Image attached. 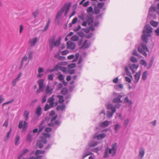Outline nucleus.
Masks as SVG:
<instances>
[{
    "label": "nucleus",
    "mask_w": 159,
    "mask_h": 159,
    "mask_svg": "<svg viewBox=\"0 0 159 159\" xmlns=\"http://www.w3.org/2000/svg\"><path fill=\"white\" fill-rule=\"evenodd\" d=\"M148 43H146L145 42H142L141 43V46L142 47L144 51L148 52L149 51V50L147 46V44Z\"/></svg>",
    "instance_id": "obj_13"
},
{
    "label": "nucleus",
    "mask_w": 159,
    "mask_h": 159,
    "mask_svg": "<svg viewBox=\"0 0 159 159\" xmlns=\"http://www.w3.org/2000/svg\"><path fill=\"white\" fill-rule=\"evenodd\" d=\"M130 61L133 63H135L138 62V60L135 57L132 56L130 58Z\"/></svg>",
    "instance_id": "obj_37"
},
{
    "label": "nucleus",
    "mask_w": 159,
    "mask_h": 159,
    "mask_svg": "<svg viewBox=\"0 0 159 159\" xmlns=\"http://www.w3.org/2000/svg\"><path fill=\"white\" fill-rule=\"evenodd\" d=\"M154 56H153L150 58L148 66L147 68V69L148 70L150 69L152 66L154 61Z\"/></svg>",
    "instance_id": "obj_15"
},
{
    "label": "nucleus",
    "mask_w": 159,
    "mask_h": 159,
    "mask_svg": "<svg viewBox=\"0 0 159 159\" xmlns=\"http://www.w3.org/2000/svg\"><path fill=\"white\" fill-rule=\"evenodd\" d=\"M66 106L65 104H62V105H59L56 107V109L57 111L61 110V111H63L66 108Z\"/></svg>",
    "instance_id": "obj_21"
},
{
    "label": "nucleus",
    "mask_w": 159,
    "mask_h": 159,
    "mask_svg": "<svg viewBox=\"0 0 159 159\" xmlns=\"http://www.w3.org/2000/svg\"><path fill=\"white\" fill-rule=\"evenodd\" d=\"M37 145L38 146L39 148L41 149L43 147V145L41 143V141L40 140H38L37 142Z\"/></svg>",
    "instance_id": "obj_40"
},
{
    "label": "nucleus",
    "mask_w": 159,
    "mask_h": 159,
    "mask_svg": "<svg viewBox=\"0 0 159 159\" xmlns=\"http://www.w3.org/2000/svg\"><path fill=\"white\" fill-rule=\"evenodd\" d=\"M139 156L140 157V159H142L144 156L145 154V151L143 148H141L139 149Z\"/></svg>",
    "instance_id": "obj_14"
},
{
    "label": "nucleus",
    "mask_w": 159,
    "mask_h": 159,
    "mask_svg": "<svg viewBox=\"0 0 159 159\" xmlns=\"http://www.w3.org/2000/svg\"><path fill=\"white\" fill-rule=\"evenodd\" d=\"M154 11L158 13H159V11H149L148 14V17H154L156 15L153 13L152 11Z\"/></svg>",
    "instance_id": "obj_18"
},
{
    "label": "nucleus",
    "mask_w": 159,
    "mask_h": 159,
    "mask_svg": "<svg viewBox=\"0 0 159 159\" xmlns=\"http://www.w3.org/2000/svg\"><path fill=\"white\" fill-rule=\"evenodd\" d=\"M109 124V121L108 120H105L103 122H101L100 125L102 127H105L108 126Z\"/></svg>",
    "instance_id": "obj_20"
},
{
    "label": "nucleus",
    "mask_w": 159,
    "mask_h": 159,
    "mask_svg": "<svg viewBox=\"0 0 159 159\" xmlns=\"http://www.w3.org/2000/svg\"><path fill=\"white\" fill-rule=\"evenodd\" d=\"M140 63L141 65L144 66L146 67L147 65V63L145 60L142 59L140 60Z\"/></svg>",
    "instance_id": "obj_38"
},
{
    "label": "nucleus",
    "mask_w": 159,
    "mask_h": 159,
    "mask_svg": "<svg viewBox=\"0 0 159 159\" xmlns=\"http://www.w3.org/2000/svg\"><path fill=\"white\" fill-rule=\"evenodd\" d=\"M77 34H78L80 37H81L82 39L84 36H85V34L82 31L78 32Z\"/></svg>",
    "instance_id": "obj_43"
},
{
    "label": "nucleus",
    "mask_w": 159,
    "mask_h": 159,
    "mask_svg": "<svg viewBox=\"0 0 159 159\" xmlns=\"http://www.w3.org/2000/svg\"><path fill=\"white\" fill-rule=\"evenodd\" d=\"M148 75V71H145L143 73L142 78L143 80H146Z\"/></svg>",
    "instance_id": "obj_31"
},
{
    "label": "nucleus",
    "mask_w": 159,
    "mask_h": 159,
    "mask_svg": "<svg viewBox=\"0 0 159 159\" xmlns=\"http://www.w3.org/2000/svg\"><path fill=\"white\" fill-rule=\"evenodd\" d=\"M117 88H119L121 89H123V86L122 84H119L118 85H117L116 87H115V89L116 90L117 89Z\"/></svg>",
    "instance_id": "obj_61"
},
{
    "label": "nucleus",
    "mask_w": 159,
    "mask_h": 159,
    "mask_svg": "<svg viewBox=\"0 0 159 159\" xmlns=\"http://www.w3.org/2000/svg\"><path fill=\"white\" fill-rule=\"evenodd\" d=\"M20 136L19 135H17L15 138V144L16 145H19L20 143L19 142L20 140Z\"/></svg>",
    "instance_id": "obj_30"
},
{
    "label": "nucleus",
    "mask_w": 159,
    "mask_h": 159,
    "mask_svg": "<svg viewBox=\"0 0 159 159\" xmlns=\"http://www.w3.org/2000/svg\"><path fill=\"white\" fill-rule=\"evenodd\" d=\"M106 108L107 109L109 110H111V111H113L114 109L116 111V108L115 106H113V105L111 103L108 104L106 106Z\"/></svg>",
    "instance_id": "obj_23"
},
{
    "label": "nucleus",
    "mask_w": 159,
    "mask_h": 159,
    "mask_svg": "<svg viewBox=\"0 0 159 159\" xmlns=\"http://www.w3.org/2000/svg\"><path fill=\"white\" fill-rule=\"evenodd\" d=\"M29 151V150L27 149L24 148L20 154L21 156H23L25 153H27Z\"/></svg>",
    "instance_id": "obj_53"
},
{
    "label": "nucleus",
    "mask_w": 159,
    "mask_h": 159,
    "mask_svg": "<svg viewBox=\"0 0 159 159\" xmlns=\"http://www.w3.org/2000/svg\"><path fill=\"white\" fill-rule=\"evenodd\" d=\"M154 32L156 34L157 36H159V27H158L155 30Z\"/></svg>",
    "instance_id": "obj_64"
},
{
    "label": "nucleus",
    "mask_w": 159,
    "mask_h": 159,
    "mask_svg": "<svg viewBox=\"0 0 159 159\" xmlns=\"http://www.w3.org/2000/svg\"><path fill=\"white\" fill-rule=\"evenodd\" d=\"M67 49H71L73 50L75 49L76 47L75 43L72 42L71 41H69L66 43Z\"/></svg>",
    "instance_id": "obj_6"
},
{
    "label": "nucleus",
    "mask_w": 159,
    "mask_h": 159,
    "mask_svg": "<svg viewBox=\"0 0 159 159\" xmlns=\"http://www.w3.org/2000/svg\"><path fill=\"white\" fill-rule=\"evenodd\" d=\"M116 111L114 109L113 110V111H111V112L110 111H107L106 114L107 117L109 118L111 117L113 114Z\"/></svg>",
    "instance_id": "obj_17"
},
{
    "label": "nucleus",
    "mask_w": 159,
    "mask_h": 159,
    "mask_svg": "<svg viewBox=\"0 0 159 159\" xmlns=\"http://www.w3.org/2000/svg\"><path fill=\"white\" fill-rule=\"evenodd\" d=\"M65 11H60L57 14L56 16V19H58L59 17H61V14Z\"/></svg>",
    "instance_id": "obj_42"
},
{
    "label": "nucleus",
    "mask_w": 159,
    "mask_h": 159,
    "mask_svg": "<svg viewBox=\"0 0 159 159\" xmlns=\"http://www.w3.org/2000/svg\"><path fill=\"white\" fill-rule=\"evenodd\" d=\"M29 112L27 110H25V111L24 113V116L26 120H27L29 118Z\"/></svg>",
    "instance_id": "obj_35"
},
{
    "label": "nucleus",
    "mask_w": 159,
    "mask_h": 159,
    "mask_svg": "<svg viewBox=\"0 0 159 159\" xmlns=\"http://www.w3.org/2000/svg\"><path fill=\"white\" fill-rule=\"evenodd\" d=\"M100 148H99V147H98L97 148H92L91 149V151L93 152H97L98 150H100Z\"/></svg>",
    "instance_id": "obj_51"
},
{
    "label": "nucleus",
    "mask_w": 159,
    "mask_h": 159,
    "mask_svg": "<svg viewBox=\"0 0 159 159\" xmlns=\"http://www.w3.org/2000/svg\"><path fill=\"white\" fill-rule=\"evenodd\" d=\"M129 122V120L127 119L124 120V124L125 125V127H126L128 124Z\"/></svg>",
    "instance_id": "obj_62"
},
{
    "label": "nucleus",
    "mask_w": 159,
    "mask_h": 159,
    "mask_svg": "<svg viewBox=\"0 0 159 159\" xmlns=\"http://www.w3.org/2000/svg\"><path fill=\"white\" fill-rule=\"evenodd\" d=\"M45 151H42L40 150H37L35 152V155L36 156L38 155L39 154H43Z\"/></svg>",
    "instance_id": "obj_34"
},
{
    "label": "nucleus",
    "mask_w": 159,
    "mask_h": 159,
    "mask_svg": "<svg viewBox=\"0 0 159 159\" xmlns=\"http://www.w3.org/2000/svg\"><path fill=\"white\" fill-rule=\"evenodd\" d=\"M63 87V85L62 84V83H59L58 84V85L57 88L56 90L58 91L61 89Z\"/></svg>",
    "instance_id": "obj_55"
},
{
    "label": "nucleus",
    "mask_w": 159,
    "mask_h": 159,
    "mask_svg": "<svg viewBox=\"0 0 159 159\" xmlns=\"http://www.w3.org/2000/svg\"><path fill=\"white\" fill-rule=\"evenodd\" d=\"M35 114L38 115V117L41 116L42 114V108L40 105H39L36 108L35 111Z\"/></svg>",
    "instance_id": "obj_10"
},
{
    "label": "nucleus",
    "mask_w": 159,
    "mask_h": 159,
    "mask_svg": "<svg viewBox=\"0 0 159 159\" xmlns=\"http://www.w3.org/2000/svg\"><path fill=\"white\" fill-rule=\"evenodd\" d=\"M23 121H20L18 125V128L20 129H21L23 127Z\"/></svg>",
    "instance_id": "obj_63"
},
{
    "label": "nucleus",
    "mask_w": 159,
    "mask_h": 159,
    "mask_svg": "<svg viewBox=\"0 0 159 159\" xmlns=\"http://www.w3.org/2000/svg\"><path fill=\"white\" fill-rule=\"evenodd\" d=\"M61 94L62 95L65 96L66 95L68 92V89L66 88L65 87L63 88V89L61 91Z\"/></svg>",
    "instance_id": "obj_26"
},
{
    "label": "nucleus",
    "mask_w": 159,
    "mask_h": 159,
    "mask_svg": "<svg viewBox=\"0 0 159 159\" xmlns=\"http://www.w3.org/2000/svg\"><path fill=\"white\" fill-rule=\"evenodd\" d=\"M89 25H90V26L89 29H90V30H91L92 31H94L95 30V28L93 25V24H91Z\"/></svg>",
    "instance_id": "obj_56"
},
{
    "label": "nucleus",
    "mask_w": 159,
    "mask_h": 159,
    "mask_svg": "<svg viewBox=\"0 0 159 159\" xmlns=\"http://www.w3.org/2000/svg\"><path fill=\"white\" fill-rule=\"evenodd\" d=\"M69 51L68 50H65L63 51H62L61 52V54L62 55H66L67 53H69Z\"/></svg>",
    "instance_id": "obj_60"
},
{
    "label": "nucleus",
    "mask_w": 159,
    "mask_h": 159,
    "mask_svg": "<svg viewBox=\"0 0 159 159\" xmlns=\"http://www.w3.org/2000/svg\"><path fill=\"white\" fill-rule=\"evenodd\" d=\"M30 41L31 43L33 44V46H34L37 42V38L34 37L32 39L30 40Z\"/></svg>",
    "instance_id": "obj_33"
},
{
    "label": "nucleus",
    "mask_w": 159,
    "mask_h": 159,
    "mask_svg": "<svg viewBox=\"0 0 159 159\" xmlns=\"http://www.w3.org/2000/svg\"><path fill=\"white\" fill-rule=\"evenodd\" d=\"M117 143H115L113 144L112 145V148H109L108 147H107L105 149L104 154L103 156L104 158H108L110 157L109 154H111V156L112 157L115 156L116 152V149Z\"/></svg>",
    "instance_id": "obj_2"
},
{
    "label": "nucleus",
    "mask_w": 159,
    "mask_h": 159,
    "mask_svg": "<svg viewBox=\"0 0 159 159\" xmlns=\"http://www.w3.org/2000/svg\"><path fill=\"white\" fill-rule=\"evenodd\" d=\"M60 70L66 74H67V68L64 66H60Z\"/></svg>",
    "instance_id": "obj_41"
},
{
    "label": "nucleus",
    "mask_w": 159,
    "mask_h": 159,
    "mask_svg": "<svg viewBox=\"0 0 159 159\" xmlns=\"http://www.w3.org/2000/svg\"><path fill=\"white\" fill-rule=\"evenodd\" d=\"M55 35L52 36V37L48 40L49 46L50 51H52L54 47H58L61 44V37H59L58 39L55 41Z\"/></svg>",
    "instance_id": "obj_3"
},
{
    "label": "nucleus",
    "mask_w": 159,
    "mask_h": 159,
    "mask_svg": "<svg viewBox=\"0 0 159 159\" xmlns=\"http://www.w3.org/2000/svg\"><path fill=\"white\" fill-rule=\"evenodd\" d=\"M93 35V32H90L88 34L85 35V37L86 39H90L91 38Z\"/></svg>",
    "instance_id": "obj_48"
},
{
    "label": "nucleus",
    "mask_w": 159,
    "mask_h": 159,
    "mask_svg": "<svg viewBox=\"0 0 159 159\" xmlns=\"http://www.w3.org/2000/svg\"><path fill=\"white\" fill-rule=\"evenodd\" d=\"M55 76L54 74H50L48 75V80H52L53 79V77Z\"/></svg>",
    "instance_id": "obj_46"
},
{
    "label": "nucleus",
    "mask_w": 159,
    "mask_h": 159,
    "mask_svg": "<svg viewBox=\"0 0 159 159\" xmlns=\"http://www.w3.org/2000/svg\"><path fill=\"white\" fill-rule=\"evenodd\" d=\"M89 47V44H87L86 46H84V45H82L79 48L80 49H85L88 48Z\"/></svg>",
    "instance_id": "obj_58"
},
{
    "label": "nucleus",
    "mask_w": 159,
    "mask_h": 159,
    "mask_svg": "<svg viewBox=\"0 0 159 159\" xmlns=\"http://www.w3.org/2000/svg\"><path fill=\"white\" fill-rule=\"evenodd\" d=\"M53 90V89H50V87L48 85L46 89V93L47 94H51Z\"/></svg>",
    "instance_id": "obj_22"
},
{
    "label": "nucleus",
    "mask_w": 159,
    "mask_h": 159,
    "mask_svg": "<svg viewBox=\"0 0 159 159\" xmlns=\"http://www.w3.org/2000/svg\"><path fill=\"white\" fill-rule=\"evenodd\" d=\"M125 79L126 82L130 83H131V80L129 77L128 76H125Z\"/></svg>",
    "instance_id": "obj_57"
},
{
    "label": "nucleus",
    "mask_w": 159,
    "mask_h": 159,
    "mask_svg": "<svg viewBox=\"0 0 159 159\" xmlns=\"http://www.w3.org/2000/svg\"><path fill=\"white\" fill-rule=\"evenodd\" d=\"M42 134L43 136L46 139L47 138H50L51 137V134L49 133L43 132L42 133Z\"/></svg>",
    "instance_id": "obj_44"
},
{
    "label": "nucleus",
    "mask_w": 159,
    "mask_h": 159,
    "mask_svg": "<svg viewBox=\"0 0 159 159\" xmlns=\"http://www.w3.org/2000/svg\"><path fill=\"white\" fill-rule=\"evenodd\" d=\"M11 127L9 131H8L7 133V134L6 135L5 137V138L4 139V141H6L7 140V139L9 138H10V134L11 133Z\"/></svg>",
    "instance_id": "obj_28"
},
{
    "label": "nucleus",
    "mask_w": 159,
    "mask_h": 159,
    "mask_svg": "<svg viewBox=\"0 0 159 159\" xmlns=\"http://www.w3.org/2000/svg\"><path fill=\"white\" fill-rule=\"evenodd\" d=\"M50 107L51 106H49L48 104L47 103L44 107V111H47L50 109Z\"/></svg>",
    "instance_id": "obj_52"
},
{
    "label": "nucleus",
    "mask_w": 159,
    "mask_h": 159,
    "mask_svg": "<svg viewBox=\"0 0 159 159\" xmlns=\"http://www.w3.org/2000/svg\"><path fill=\"white\" fill-rule=\"evenodd\" d=\"M98 144V142H95L93 143H91L90 144H89V146L90 147H95Z\"/></svg>",
    "instance_id": "obj_47"
},
{
    "label": "nucleus",
    "mask_w": 159,
    "mask_h": 159,
    "mask_svg": "<svg viewBox=\"0 0 159 159\" xmlns=\"http://www.w3.org/2000/svg\"><path fill=\"white\" fill-rule=\"evenodd\" d=\"M150 23L152 26L154 27H156L159 24L158 22L155 21L153 20L151 21Z\"/></svg>",
    "instance_id": "obj_27"
},
{
    "label": "nucleus",
    "mask_w": 159,
    "mask_h": 159,
    "mask_svg": "<svg viewBox=\"0 0 159 159\" xmlns=\"http://www.w3.org/2000/svg\"><path fill=\"white\" fill-rule=\"evenodd\" d=\"M58 64L60 66H66L68 64L67 61H61L58 63Z\"/></svg>",
    "instance_id": "obj_50"
},
{
    "label": "nucleus",
    "mask_w": 159,
    "mask_h": 159,
    "mask_svg": "<svg viewBox=\"0 0 159 159\" xmlns=\"http://www.w3.org/2000/svg\"><path fill=\"white\" fill-rule=\"evenodd\" d=\"M81 26L80 25H79L77 27L74 28L73 31L75 32H76L78 31L80 29H81Z\"/></svg>",
    "instance_id": "obj_59"
},
{
    "label": "nucleus",
    "mask_w": 159,
    "mask_h": 159,
    "mask_svg": "<svg viewBox=\"0 0 159 159\" xmlns=\"http://www.w3.org/2000/svg\"><path fill=\"white\" fill-rule=\"evenodd\" d=\"M79 37L76 35H75L72 36L70 38V40L73 41H76L79 40Z\"/></svg>",
    "instance_id": "obj_29"
},
{
    "label": "nucleus",
    "mask_w": 159,
    "mask_h": 159,
    "mask_svg": "<svg viewBox=\"0 0 159 159\" xmlns=\"http://www.w3.org/2000/svg\"><path fill=\"white\" fill-rule=\"evenodd\" d=\"M33 138L32 135L30 133H29L27 136L26 141L30 143H31L32 142Z\"/></svg>",
    "instance_id": "obj_19"
},
{
    "label": "nucleus",
    "mask_w": 159,
    "mask_h": 159,
    "mask_svg": "<svg viewBox=\"0 0 159 159\" xmlns=\"http://www.w3.org/2000/svg\"><path fill=\"white\" fill-rule=\"evenodd\" d=\"M153 32V28L149 24H146L143 30V34L141 39L143 42L146 43L148 42L149 37L152 36L151 34Z\"/></svg>",
    "instance_id": "obj_1"
},
{
    "label": "nucleus",
    "mask_w": 159,
    "mask_h": 159,
    "mask_svg": "<svg viewBox=\"0 0 159 159\" xmlns=\"http://www.w3.org/2000/svg\"><path fill=\"white\" fill-rule=\"evenodd\" d=\"M154 56H153L150 58L148 66L147 68V69L148 70L150 69L152 66L154 61Z\"/></svg>",
    "instance_id": "obj_16"
},
{
    "label": "nucleus",
    "mask_w": 159,
    "mask_h": 159,
    "mask_svg": "<svg viewBox=\"0 0 159 159\" xmlns=\"http://www.w3.org/2000/svg\"><path fill=\"white\" fill-rule=\"evenodd\" d=\"M44 80L43 79H40L38 80L39 88L36 91V93H39L43 91L45 87V84L44 83Z\"/></svg>",
    "instance_id": "obj_5"
},
{
    "label": "nucleus",
    "mask_w": 159,
    "mask_h": 159,
    "mask_svg": "<svg viewBox=\"0 0 159 159\" xmlns=\"http://www.w3.org/2000/svg\"><path fill=\"white\" fill-rule=\"evenodd\" d=\"M125 70L126 72V75L133 79V77L132 75V74L129 70L128 67L127 66H126L125 67Z\"/></svg>",
    "instance_id": "obj_24"
},
{
    "label": "nucleus",
    "mask_w": 159,
    "mask_h": 159,
    "mask_svg": "<svg viewBox=\"0 0 159 159\" xmlns=\"http://www.w3.org/2000/svg\"><path fill=\"white\" fill-rule=\"evenodd\" d=\"M41 139V142H42L44 144H46L47 143V140L43 136H41L40 137Z\"/></svg>",
    "instance_id": "obj_45"
},
{
    "label": "nucleus",
    "mask_w": 159,
    "mask_h": 159,
    "mask_svg": "<svg viewBox=\"0 0 159 159\" xmlns=\"http://www.w3.org/2000/svg\"><path fill=\"white\" fill-rule=\"evenodd\" d=\"M54 95H53L51 97L49 98L48 100V102L50 103L51 105V107H54V101L55 100L54 98Z\"/></svg>",
    "instance_id": "obj_12"
},
{
    "label": "nucleus",
    "mask_w": 159,
    "mask_h": 159,
    "mask_svg": "<svg viewBox=\"0 0 159 159\" xmlns=\"http://www.w3.org/2000/svg\"><path fill=\"white\" fill-rule=\"evenodd\" d=\"M57 97L59 98L58 102L60 103L64 104L63 103L65 101V100L64 99V97L62 95H58Z\"/></svg>",
    "instance_id": "obj_25"
},
{
    "label": "nucleus",
    "mask_w": 159,
    "mask_h": 159,
    "mask_svg": "<svg viewBox=\"0 0 159 159\" xmlns=\"http://www.w3.org/2000/svg\"><path fill=\"white\" fill-rule=\"evenodd\" d=\"M141 74V70H140L137 72L134 75V82L135 83H137L140 78Z\"/></svg>",
    "instance_id": "obj_9"
},
{
    "label": "nucleus",
    "mask_w": 159,
    "mask_h": 159,
    "mask_svg": "<svg viewBox=\"0 0 159 159\" xmlns=\"http://www.w3.org/2000/svg\"><path fill=\"white\" fill-rule=\"evenodd\" d=\"M58 74H59L58 76V79L60 81H63L64 80V76L63 75L61 74L60 72L58 71Z\"/></svg>",
    "instance_id": "obj_32"
},
{
    "label": "nucleus",
    "mask_w": 159,
    "mask_h": 159,
    "mask_svg": "<svg viewBox=\"0 0 159 159\" xmlns=\"http://www.w3.org/2000/svg\"><path fill=\"white\" fill-rule=\"evenodd\" d=\"M88 14L86 16V20L88 21V25L93 24V23L94 18L93 16V13L92 12V11H87Z\"/></svg>",
    "instance_id": "obj_4"
},
{
    "label": "nucleus",
    "mask_w": 159,
    "mask_h": 159,
    "mask_svg": "<svg viewBox=\"0 0 159 159\" xmlns=\"http://www.w3.org/2000/svg\"><path fill=\"white\" fill-rule=\"evenodd\" d=\"M71 6L70 2L65 3L64 6L61 8V10H69Z\"/></svg>",
    "instance_id": "obj_11"
},
{
    "label": "nucleus",
    "mask_w": 159,
    "mask_h": 159,
    "mask_svg": "<svg viewBox=\"0 0 159 159\" xmlns=\"http://www.w3.org/2000/svg\"><path fill=\"white\" fill-rule=\"evenodd\" d=\"M106 134L104 133H102L98 134L97 133L95 134L93 136V139H97L98 140H101L105 138Z\"/></svg>",
    "instance_id": "obj_7"
},
{
    "label": "nucleus",
    "mask_w": 159,
    "mask_h": 159,
    "mask_svg": "<svg viewBox=\"0 0 159 159\" xmlns=\"http://www.w3.org/2000/svg\"><path fill=\"white\" fill-rule=\"evenodd\" d=\"M76 66V64L75 63H72L69 64L68 66V68L69 69H71L75 68Z\"/></svg>",
    "instance_id": "obj_39"
},
{
    "label": "nucleus",
    "mask_w": 159,
    "mask_h": 159,
    "mask_svg": "<svg viewBox=\"0 0 159 159\" xmlns=\"http://www.w3.org/2000/svg\"><path fill=\"white\" fill-rule=\"evenodd\" d=\"M121 126L119 124H116L115 125L114 129L116 132H118Z\"/></svg>",
    "instance_id": "obj_36"
},
{
    "label": "nucleus",
    "mask_w": 159,
    "mask_h": 159,
    "mask_svg": "<svg viewBox=\"0 0 159 159\" xmlns=\"http://www.w3.org/2000/svg\"><path fill=\"white\" fill-rule=\"evenodd\" d=\"M39 11H35L32 13V15L34 18H36L39 15Z\"/></svg>",
    "instance_id": "obj_49"
},
{
    "label": "nucleus",
    "mask_w": 159,
    "mask_h": 159,
    "mask_svg": "<svg viewBox=\"0 0 159 159\" xmlns=\"http://www.w3.org/2000/svg\"><path fill=\"white\" fill-rule=\"evenodd\" d=\"M52 130V129L50 127H47L45 129V131L47 133H48L51 132Z\"/></svg>",
    "instance_id": "obj_54"
},
{
    "label": "nucleus",
    "mask_w": 159,
    "mask_h": 159,
    "mask_svg": "<svg viewBox=\"0 0 159 159\" xmlns=\"http://www.w3.org/2000/svg\"><path fill=\"white\" fill-rule=\"evenodd\" d=\"M123 97L122 95H119L116 98H114L112 100V102L114 103H120L122 102V100L120 99Z\"/></svg>",
    "instance_id": "obj_8"
}]
</instances>
